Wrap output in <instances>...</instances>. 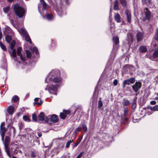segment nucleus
Returning <instances> with one entry per match:
<instances>
[{
	"label": "nucleus",
	"mask_w": 158,
	"mask_h": 158,
	"mask_svg": "<svg viewBox=\"0 0 158 158\" xmlns=\"http://www.w3.org/2000/svg\"><path fill=\"white\" fill-rule=\"evenodd\" d=\"M18 125L19 130H21L23 127V125L21 123H19Z\"/></svg>",
	"instance_id": "nucleus-44"
},
{
	"label": "nucleus",
	"mask_w": 158,
	"mask_h": 158,
	"mask_svg": "<svg viewBox=\"0 0 158 158\" xmlns=\"http://www.w3.org/2000/svg\"><path fill=\"white\" fill-rule=\"evenodd\" d=\"M154 37L156 40H158V30H157L155 34Z\"/></svg>",
	"instance_id": "nucleus-41"
},
{
	"label": "nucleus",
	"mask_w": 158,
	"mask_h": 158,
	"mask_svg": "<svg viewBox=\"0 0 158 158\" xmlns=\"http://www.w3.org/2000/svg\"><path fill=\"white\" fill-rule=\"evenodd\" d=\"M80 141L81 140H80L79 139H78L77 140V142L75 143L74 145H73V148L77 146L80 143Z\"/></svg>",
	"instance_id": "nucleus-40"
},
{
	"label": "nucleus",
	"mask_w": 158,
	"mask_h": 158,
	"mask_svg": "<svg viewBox=\"0 0 158 158\" xmlns=\"http://www.w3.org/2000/svg\"><path fill=\"white\" fill-rule=\"evenodd\" d=\"M19 31L20 33L21 34L23 37H25V39L26 41L28 42L30 44L32 43L31 39L28 33L24 28H21Z\"/></svg>",
	"instance_id": "nucleus-6"
},
{
	"label": "nucleus",
	"mask_w": 158,
	"mask_h": 158,
	"mask_svg": "<svg viewBox=\"0 0 158 158\" xmlns=\"http://www.w3.org/2000/svg\"><path fill=\"white\" fill-rule=\"evenodd\" d=\"M135 81V78L134 77H132L131 78L125 80L123 82V87H125L126 85H130L131 84H133Z\"/></svg>",
	"instance_id": "nucleus-9"
},
{
	"label": "nucleus",
	"mask_w": 158,
	"mask_h": 158,
	"mask_svg": "<svg viewBox=\"0 0 158 158\" xmlns=\"http://www.w3.org/2000/svg\"><path fill=\"white\" fill-rule=\"evenodd\" d=\"M58 119L57 116L55 114H53L52 115H49L47 117H46V121L49 123L50 124L52 123H56L58 122Z\"/></svg>",
	"instance_id": "nucleus-4"
},
{
	"label": "nucleus",
	"mask_w": 158,
	"mask_h": 158,
	"mask_svg": "<svg viewBox=\"0 0 158 158\" xmlns=\"http://www.w3.org/2000/svg\"><path fill=\"white\" fill-rule=\"evenodd\" d=\"M8 147H5V151H6V152L7 154L9 156H10V152H9V150H8Z\"/></svg>",
	"instance_id": "nucleus-46"
},
{
	"label": "nucleus",
	"mask_w": 158,
	"mask_h": 158,
	"mask_svg": "<svg viewBox=\"0 0 158 158\" xmlns=\"http://www.w3.org/2000/svg\"><path fill=\"white\" fill-rule=\"evenodd\" d=\"M19 98L18 96H14L12 97V100L16 102L17 101L19 100Z\"/></svg>",
	"instance_id": "nucleus-36"
},
{
	"label": "nucleus",
	"mask_w": 158,
	"mask_h": 158,
	"mask_svg": "<svg viewBox=\"0 0 158 158\" xmlns=\"http://www.w3.org/2000/svg\"><path fill=\"white\" fill-rule=\"evenodd\" d=\"M22 50V48L21 47L18 48L17 49V54L20 57L21 59L23 61H25V59L22 56V54L21 53Z\"/></svg>",
	"instance_id": "nucleus-13"
},
{
	"label": "nucleus",
	"mask_w": 158,
	"mask_h": 158,
	"mask_svg": "<svg viewBox=\"0 0 158 158\" xmlns=\"http://www.w3.org/2000/svg\"><path fill=\"white\" fill-rule=\"evenodd\" d=\"M129 111L128 109L127 108H125L124 110V112L123 115H121V124H124L126 122H127L128 119L126 117L128 114Z\"/></svg>",
	"instance_id": "nucleus-5"
},
{
	"label": "nucleus",
	"mask_w": 158,
	"mask_h": 158,
	"mask_svg": "<svg viewBox=\"0 0 158 158\" xmlns=\"http://www.w3.org/2000/svg\"><path fill=\"white\" fill-rule=\"evenodd\" d=\"M148 114L149 115H150V114H151V113H148Z\"/></svg>",
	"instance_id": "nucleus-64"
},
{
	"label": "nucleus",
	"mask_w": 158,
	"mask_h": 158,
	"mask_svg": "<svg viewBox=\"0 0 158 158\" xmlns=\"http://www.w3.org/2000/svg\"><path fill=\"white\" fill-rule=\"evenodd\" d=\"M42 103V102L40 98H35L34 99V105L35 104L40 105H41Z\"/></svg>",
	"instance_id": "nucleus-14"
},
{
	"label": "nucleus",
	"mask_w": 158,
	"mask_h": 158,
	"mask_svg": "<svg viewBox=\"0 0 158 158\" xmlns=\"http://www.w3.org/2000/svg\"><path fill=\"white\" fill-rule=\"evenodd\" d=\"M118 81L117 79H115L113 81V84L114 85H116L118 83Z\"/></svg>",
	"instance_id": "nucleus-48"
},
{
	"label": "nucleus",
	"mask_w": 158,
	"mask_h": 158,
	"mask_svg": "<svg viewBox=\"0 0 158 158\" xmlns=\"http://www.w3.org/2000/svg\"><path fill=\"white\" fill-rule=\"evenodd\" d=\"M26 53L27 56L28 58H30L31 56V52L28 50H26Z\"/></svg>",
	"instance_id": "nucleus-29"
},
{
	"label": "nucleus",
	"mask_w": 158,
	"mask_h": 158,
	"mask_svg": "<svg viewBox=\"0 0 158 158\" xmlns=\"http://www.w3.org/2000/svg\"><path fill=\"white\" fill-rule=\"evenodd\" d=\"M41 2L43 5V6L44 9H45L47 7V5L44 2V0H40Z\"/></svg>",
	"instance_id": "nucleus-28"
},
{
	"label": "nucleus",
	"mask_w": 158,
	"mask_h": 158,
	"mask_svg": "<svg viewBox=\"0 0 158 158\" xmlns=\"http://www.w3.org/2000/svg\"><path fill=\"white\" fill-rule=\"evenodd\" d=\"M82 128L83 129V130L84 131H86L87 130V128L86 127V126L84 124H83L82 125Z\"/></svg>",
	"instance_id": "nucleus-42"
},
{
	"label": "nucleus",
	"mask_w": 158,
	"mask_h": 158,
	"mask_svg": "<svg viewBox=\"0 0 158 158\" xmlns=\"http://www.w3.org/2000/svg\"><path fill=\"white\" fill-rule=\"evenodd\" d=\"M66 117V114L62 113H60V117L63 119H64Z\"/></svg>",
	"instance_id": "nucleus-35"
},
{
	"label": "nucleus",
	"mask_w": 158,
	"mask_h": 158,
	"mask_svg": "<svg viewBox=\"0 0 158 158\" xmlns=\"http://www.w3.org/2000/svg\"><path fill=\"white\" fill-rule=\"evenodd\" d=\"M147 49L145 47L142 46L139 48V51L141 52H145L146 51Z\"/></svg>",
	"instance_id": "nucleus-26"
},
{
	"label": "nucleus",
	"mask_w": 158,
	"mask_h": 158,
	"mask_svg": "<svg viewBox=\"0 0 158 158\" xmlns=\"http://www.w3.org/2000/svg\"><path fill=\"white\" fill-rule=\"evenodd\" d=\"M15 44V40H13L11 42L10 48L11 50H13L12 53L10 55V56L12 58L15 60H16V51L15 49H14V48Z\"/></svg>",
	"instance_id": "nucleus-7"
},
{
	"label": "nucleus",
	"mask_w": 158,
	"mask_h": 158,
	"mask_svg": "<svg viewBox=\"0 0 158 158\" xmlns=\"http://www.w3.org/2000/svg\"><path fill=\"white\" fill-rule=\"evenodd\" d=\"M142 1L143 4H146V5H148V3L147 2V0H142Z\"/></svg>",
	"instance_id": "nucleus-50"
},
{
	"label": "nucleus",
	"mask_w": 158,
	"mask_h": 158,
	"mask_svg": "<svg viewBox=\"0 0 158 158\" xmlns=\"http://www.w3.org/2000/svg\"><path fill=\"white\" fill-rule=\"evenodd\" d=\"M14 10L16 15L19 17L22 18L24 16L25 10L19 5H15L14 6Z\"/></svg>",
	"instance_id": "nucleus-2"
},
{
	"label": "nucleus",
	"mask_w": 158,
	"mask_h": 158,
	"mask_svg": "<svg viewBox=\"0 0 158 158\" xmlns=\"http://www.w3.org/2000/svg\"><path fill=\"white\" fill-rule=\"evenodd\" d=\"M136 107V101L135 99H134V101H133L132 105L131 106V107L133 109H135Z\"/></svg>",
	"instance_id": "nucleus-22"
},
{
	"label": "nucleus",
	"mask_w": 158,
	"mask_h": 158,
	"mask_svg": "<svg viewBox=\"0 0 158 158\" xmlns=\"http://www.w3.org/2000/svg\"><path fill=\"white\" fill-rule=\"evenodd\" d=\"M102 106V103L101 100L98 101V108H100Z\"/></svg>",
	"instance_id": "nucleus-43"
},
{
	"label": "nucleus",
	"mask_w": 158,
	"mask_h": 158,
	"mask_svg": "<svg viewBox=\"0 0 158 158\" xmlns=\"http://www.w3.org/2000/svg\"><path fill=\"white\" fill-rule=\"evenodd\" d=\"M38 136L39 137H40L42 135H41V133H38Z\"/></svg>",
	"instance_id": "nucleus-59"
},
{
	"label": "nucleus",
	"mask_w": 158,
	"mask_h": 158,
	"mask_svg": "<svg viewBox=\"0 0 158 158\" xmlns=\"http://www.w3.org/2000/svg\"><path fill=\"white\" fill-rule=\"evenodd\" d=\"M118 9V2L117 0H116L115 2L114 6V9L115 10H117Z\"/></svg>",
	"instance_id": "nucleus-21"
},
{
	"label": "nucleus",
	"mask_w": 158,
	"mask_h": 158,
	"mask_svg": "<svg viewBox=\"0 0 158 158\" xmlns=\"http://www.w3.org/2000/svg\"><path fill=\"white\" fill-rule=\"evenodd\" d=\"M113 41L114 44L117 45L118 43V36L114 37L113 38Z\"/></svg>",
	"instance_id": "nucleus-20"
},
{
	"label": "nucleus",
	"mask_w": 158,
	"mask_h": 158,
	"mask_svg": "<svg viewBox=\"0 0 158 158\" xmlns=\"http://www.w3.org/2000/svg\"><path fill=\"white\" fill-rule=\"evenodd\" d=\"M46 117H45L43 113L41 112L39 116L40 120L41 121H46Z\"/></svg>",
	"instance_id": "nucleus-16"
},
{
	"label": "nucleus",
	"mask_w": 158,
	"mask_h": 158,
	"mask_svg": "<svg viewBox=\"0 0 158 158\" xmlns=\"http://www.w3.org/2000/svg\"><path fill=\"white\" fill-rule=\"evenodd\" d=\"M73 140H70V141H68L66 143V147L67 148H68L69 146V145L70 144V143L72 142H73Z\"/></svg>",
	"instance_id": "nucleus-39"
},
{
	"label": "nucleus",
	"mask_w": 158,
	"mask_h": 158,
	"mask_svg": "<svg viewBox=\"0 0 158 158\" xmlns=\"http://www.w3.org/2000/svg\"><path fill=\"white\" fill-rule=\"evenodd\" d=\"M32 118L33 121L34 122H36L37 120V118L36 115L35 114H33L32 115Z\"/></svg>",
	"instance_id": "nucleus-37"
},
{
	"label": "nucleus",
	"mask_w": 158,
	"mask_h": 158,
	"mask_svg": "<svg viewBox=\"0 0 158 158\" xmlns=\"http://www.w3.org/2000/svg\"><path fill=\"white\" fill-rule=\"evenodd\" d=\"M14 111V108L13 106H10L8 109V112L10 114H12Z\"/></svg>",
	"instance_id": "nucleus-19"
},
{
	"label": "nucleus",
	"mask_w": 158,
	"mask_h": 158,
	"mask_svg": "<svg viewBox=\"0 0 158 158\" xmlns=\"http://www.w3.org/2000/svg\"><path fill=\"white\" fill-rule=\"evenodd\" d=\"M10 22L13 25V21L12 20H10Z\"/></svg>",
	"instance_id": "nucleus-61"
},
{
	"label": "nucleus",
	"mask_w": 158,
	"mask_h": 158,
	"mask_svg": "<svg viewBox=\"0 0 158 158\" xmlns=\"http://www.w3.org/2000/svg\"><path fill=\"white\" fill-rule=\"evenodd\" d=\"M123 104L125 106H127L130 104L129 101L127 100L124 99L123 102Z\"/></svg>",
	"instance_id": "nucleus-30"
},
{
	"label": "nucleus",
	"mask_w": 158,
	"mask_h": 158,
	"mask_svg": "<svg viewBox=\"0 0 158 158\" xmlns=\"http://www.w3.org/2000/svg\"><path fill=\"white\" fill-rule=\"evenodd\" d=\"M8 1L10 2H12L13 1V0H8Z\"/></svg>",
	"instance_id": "nucleus-63"
},
{
	"label": "nucleus",
	"mask_w": 158,
	"mask_h": 158,
	"mask_svg": "<svg viewBox=\"0 0 158 158\" xmlns=\"http://www.w3.org/2000/svg\"><path fill=\"white\" fill-rule=\"evenodd\" d=\"M153 56L155 57H158V49L155 51L153 53Z\"/></svg>",
	"instance_id": "nucleus-38"
},
{
	"label": "nucleus",
	"mask_w": 158,
	"mask_h": 158,
	"mask_svg": "<svg viewBox=\"0 0 158 158\" xmlns=\"http://www.w3.org/2000/svg\"><path fill=\"white\" fill-rule=\"evenodd\" d=\"M145 17L143 19V20H149L151 18V13L148 10V9L146 8L145 10Z\"/></svg>",
	"instance_id": "nucleus-11"
},
{
	"label": "nucleus",
	"mask_w": 158,
	"mask_h": 158,
	"mask_svg": "<svg viewBox=\"0 0 158 158\" xmlns=\"http://www.w3.org/2000/svg\"><path fill=\"white\" fill-rule=\"evenodd\" d=\"M46 16L47 19L48 20H51L53 18V16L51 14H48Z\"/></svg>",
	"instance_id": "nucleus-34"
},
{
	"label": "nucleus",
	"mask_w": 158,
	"mask_h": 158,
	"mask_svg": "<svg viewBox=\"0 0 158 158\" xmlns=\"http://www.w3.org/2000/svg\"><path fill=\"white\" fill-rule=\"evenodd\" d=\"M150 104L152 105H155L156 104V102L155 101H151Z\"/></svg>",
	"instance_id": "nucleus-51"
},
{
	"label": "nucleus",
	"mask_w": 158,
	"mask_h": 158,
	"mask_svg": "<svg viewBox=\"0 0 158 158\" xmlns=\"http://www.w3.org/2000/svg\"><path fill=\"white\" fill-rule=\"evenodd\" d=\"M83 152H81L80 154L78 156L80 158L81 157V156H82L83 154Z\"/></svg>",
	"instance_id": "nucleus-53"
},
{
	"label": "nucleus",
	"mask_w": 158,
	"mask_h": 158,
	"mask_svg": "<svg viewBox=\"0 0 158 158\" xmlns=\"http://www.w3.org/2000/svg\"><path fill=\"white\" fill-rule=\"evenodd\" d=\"M12 128L13 129V132L14 133L15 132V128L14 127H11L10 128Z\"/></svg>",
	"instance_id": "nucleus-56"
},
{
	"label": "nucleus",
	"mask_w": 158,
	"mask_h": 158,
	"mask_svg": "<svg viewBox=\"0 0 158 158\" xmlns=\"http://www.w3.org/2000/svg\"><path fill=\"white\" fill-rule=\"evenodd\" d=\"M120 2L123 6L126 7L127 6V3L126 0H120Z\"/></svg>",
	"instance_id": "nucleus-27"
},
{
	"label": "nucleus",
	"mask_w": 158,
	"mask_h": 158,
	"mask_svg": "<svg viewBox=\"0 0 158 158\" xmlns=\"http://www.w3.org/2000/svg\"><path fill=\"white\" fill-rule=\"evenodd\" d=\"M115 19L117 23L118 22V14L115 16Z\"/></svg>",
	"instance_id": "nucleus-47"
},
{
	"label": "nucleus",
	"mask_w": 158,
	"mask_h": 158,
	"mask_svg": "<svg viewBox=\"0 0 158 158\" xmlns=\"http://www.w3.org/2000/svg\"><path fill=\"white\" fill-rule=\"evenodd\" d=\"M125 13L126 15L127 22L130 23L131 21V12L130 10H126L125 11Z\"/></svg>",
	"instance_id": "nucleus-12"
},
{
	"label": "nucleus",
	"mask_w": 158,
	"mask_h": 158,
	"mask_svg": "<svg viewBox=\"0 0 158 158\" xmlns=\"http://www.w3.org/2000/svg\"><path fill=\"white\" fill-rule=\"evenodd\" d=\"M150 109L152 111L158 110V105H156L154 106L151 107Z\"/></svg>",
	"instance_id": "nucleus-25"
},
{
	"label": "nucleus",
	"mask_w": 158,
	"mask_h": 158,
	"mask_svg": "<svg viewBox=\"0 0 158 158\" xmlns=\"http://www.w3.org/2000/svg\"><path fill=\"white\" fill-rule=\"evenodd\" d=\"M30 50L32 51V52H35L36 53H37L38 52V51L37 48L35 47H30Z\"/></svg>",
	"instance_id": "nucleus-24"
},
{
	"label": "nucleus",
	"mask_w": 158,
	"mask_h": 158,
	"mask_svg": "<svg viewBox=\"0 0 158 158\" xmlns=\"http://www.w3.org/2000/svg\"><path fill=\"white\" fill-rule=\"evenodd\" d=\"M7 128L4 127H0V134L1 135L2 140H3L5 134L7 131Z\"/></svg>",
	"instance_id": "nucleus-10"
},
{
	"label": "nucleus",
	"mask_w": 158,
	"mask_h": 158,
	"mask_svg": "<svg viewBox=\"0 0 158 158\" xmlns=\"http://www.w3.org/2000/svg\"><path fill=\"white\" fill-rule=\"evenodd\" d=\"M2 33L1 32H0V40L2 38Z\"/></svg>",
	"instance_id": "nucleus-57"
},
{
	"label": "nucleus",
	"mask_w": 158,
	"mask_h": 158,
	"mask_svg": "<svg viewBox=\"0 0 158 158\" xmlns=\"http://www.w3.org/2000/svg\"><path fill=\"white\" fill-rule=\"evenodd\" d=\"M124 24V22H121V25H122L123 24Z\"/></svg>",
	"instance_id": "nucleus-62"
},
{
	"label": "nucleus",
	"mask_w": 158,
	"mask_h": 158,
	"mask_svg": "<svg viewBox=\"0 0 158 158\" xmlns=\"http://www.w3.org/2000/svg\"><path fill=\"white\" fill-rule=\"evenodd\" d=\"M136 37L138 41H140L143 38V35L142 33L138 32L136 35Z\"/></svg>",
	"instance_id": "nucleus-17"
},
{
	"label": "nucleus",
	"mask_w": 158,
	"mask_h": 158,
	"mask_svg": "<svg viewBox=\"0 0 158 158\" xmlns=\"http://www.w3.org/2000/svg\"><path fill=\"white\" fill-rule=\"evenodd\" d=\"M10 126V124H9L7 126V129H8V127H9Z\"/></svg>",
	"instance_id": "nucleus-60"
},
{
	"label": "nucleus",
	"mask_w": 158,
	"mask_h": 158,
	"mask_svg": "<svg viewBox=\"0 0 158 158\" xmlns=\"http://www.w3.org/2000/svg\"><path fill=\"white\" fill-rule=\"evenodd\" d=\"M10 141V138L8 136H6L5 137V142H4V146L5 147H8V144Z\"/></svg>",
	"instance_id": "nucleus-15"
},
{
	"label": "nucleus",
	"mask_w": 158,
	"mask_h": 158,
	"mask_svg": "<svg viewBox=\"0 0 158 158\" xmlns=\"http://www.w3.org/2000/svg\"><path fill=\"white\" fill-rule=\"evenodd\" d=\"M10 10V6H7L6 7H4L3 9V11L4 13H7Z\"/></svg>",
	"instance_id": "nucleus-31"
},
{
	"label": "nucleus",
	"mask_w": 158,
	"mask_h": 158,
	"mask_svg": "<svg viewBox=\"0 0 158 158\" xmlns=\"http://www.w3.org/2000/svg\"><path fill=\"white\" fill-rule=\"evenodd\" d=\"M11 40V37L7 35L6 36V40L8 43H10Z\"/></svg>",
	"instance_id": "nucleus-23"
},
{
	"label": "nucleus",
	"mask_w": 158,
	"mask_h": 158,
	"mask_svg": "<svg viewBox=\"0 0 158 158\" xmlns=\"http://www.w3.org/2000/svg\"><path fill=\"white\" fill-rule=\"evenodd\" d=\"M127 43L129 45L132 42L133 38L132 36L131 35H127Z\"/></svg>",
	"instance_id": "nucleus-18"
},
{
	"label": "nucleus",
	"mask_w": 158,
	"mask_h": 158,
	"mask_svg": "<svg viewBox=\"0 0 158 158\" xmlns=\"http://www.w3.org/2000/svg\"><path fill=\"white\" fill-rule=\"evenodd\" d=\"M59 73V71L57 70H52L49 73L48 78H46V81L48 79L50 81H52L53 83L56 84L54 85V86L52 85L48 89V91L51 94H53L56 95V91L57 87H58L57 84L56 83H59L61 80L60 77H55Z\"/></svg>",
	"instance_id": "nucleus-1"
},
{
	"label": "nucleus",
	"mask_w": 158,
	"mask_h": 158,
	"mask_svg": "<svg viewBox=\"0 0 158 158\" xmlns=\"http://www.w3.org/2000/svg\"><path fill=\"white\" fill-rule=\"evenodd\" d=\"M0 46L1 47V48H2V49L4 51L6 50V48L5 46L1 42H0Z\"/></svg>",
	"instance_id": "nucleus-33"
},
{
	"label": "nucleus",
	"mask_w": 158,
	"mask_h": 158,
	"mask_svg": "<svg viewBox=\"0 0 158 158\" xmlns=\"http://www.w3.org/2000/svg\"><path fill=\"white\" fill-rule=\"evenodd\" d=\"M141 83L140 81L136 82L134 85L132 86V88L135 93L138 92L141 88Z\"/></svg>",
	"instance_id": "nucleus-8"
},
{
	"label": "nucleus",
	"mask_w": 158,
	"mask_h": 158,
	"mask_svg": "<svg viewBox=\"0 0 158 158\" xmlns=\"http://www.w3.org/2000/svg\"><path fill=\"white\" fill-rule=\"evenodd\" d=\"M147 2L148 3V5L149 4H151V0H148Z\"/></svg>",
	"instance_id": "nucleus-55"
},
{
	"label": "nucleus",
	"mask_w": 158,
	"mask_h": 158,
	"mask_svg": "<svg viewBox=\"0 0 158 158\" xmlns=\"http://www.w3.org/2000/svg\"><path fill=\"white\" fill-rule=\"evenodd\" d=\"M5 123L4 122H2L1 123L0 127H4V126L5 125Z\"/></svg>",
	"instance_id": "nucleus-54"
},
{
	"label": "nucleus",
	"mask_w": 158,
	"mask_h": 158,
	"mask_svg": "<svg viewBox=\"0 0 158 158\" xmlns=\"http://www.w3.org/2000/svg\"><path fill=\"white\" fill-rule=\"evenodd\" d=\"M23 120L25 121L29 122L30 121V118L27 116H23Z\"/></svg>",
	"instance_id": "nucleus-32"
},
{
	"label": "nucleus",
	"mask_w": 158,
	"mask_h": 158,
	"mask_svg": "<svg viewBox=\"0 0 158 158\" xmlns=\"http://www.w3.org/2000/svg\"><path fill=\"white\" fill-rule=\"evenodd\" d=\"M81 130V127H78L76 129L75 131V132L76 134H77L79 131H80Z\"/></svg>",
	"instance_id": "nucleus-45"
},
{
	"label": "nucleus",
	"mask_w": 158,
	"mask_h": 158,
	"mask_svg": "<svg viewBox=\"0 0 158 158\" xmlns=\"http://www.w3.org/2000/svg\"><path fill=\"white\" fill-rule=\"evenodd\" d=\"M138 119H133V122L134 123H136L137 122H138Z\"/></svg>",
	"instance_id": "nucleus-58"
},
{
	"label": "nucleus",
	"mask_w": 158,
	"mask_h": 158,
	"mask_svg": "<svg viewBox=\"0 0 158 158\" xmlns=\"http://www.w3.org/2000/svg\"><path fill=\"white\" fill-rule=\"evenodd\" d=\"M135 70V68L133 66L128 64L126 65L123 68L122 74L130 73V74H132Z\"/></svg>",
	"instance_id": "nucleus-3"
},
{
	"label": "nucleus",
	"mask_w": 158,
	"mask_h": 158,
	"mask_svg": "<svg viewBox=\"0 0 158 158\" xmlns=\"http://www.w3.org/2000/svg\"><path fill=\"white\" fill-rule=\"evenodd\" d=\"M57 13L58 15L60 16H62L63 14V13H61V12H60V10H58V11H57Z\"/></svg>",
	"instance_id": "nucleus-49"
},
{
	"label": "nucleus",
	"mask_w": 158,
	"mask_h": 158,
	"mask_svg": "<svg viewBox=\"0 0 158 158\" xmlns=\"http://www.w3.org/2000/svg\"><path fill=\"white\" fill-rule=\"evenodd\" d=\"M63 111L67 114H69L70 113V112L69 111H66L64 110H63Z\"/></svg>",
	"instance_id": "nucleus-52"
}]
</instances>
